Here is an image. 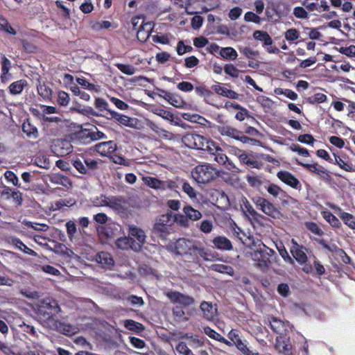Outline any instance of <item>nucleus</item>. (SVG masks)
<instances>
[{
    "label": "nucleus",
    "instance_id": "1",
    "mask_svg": "<svg viewBox=\"0 0 355 355\" xmlns=\"http://www.w3.org/2000/svg\"><path fill=\"white\" fill-rule=\"evenodd\" d=\"M175 252L177 254L191 258L193 261L201 257L205 261L209 260L210 251L200 241L180 238L175 243Z\"/></svg>",
    "mask_w": 355,
    "mask_h": 355
},
{
    "label": "nucleus",
    "instance_id": "2",
    "mask_svg": "<svg viewBox=\"0 0 355 355\" xmlns=\"http://www.w3.org/2000/svg\"><path fill=\"white\" fill-rule=\"evenodd\" d=\"M39 320L44 324L51 325L58 317H61L62 309L57 300L46 297L40 300L36 308Z\"/></svg>",
    "mask_w": 355,
    "mask_h": 355
},
{
    "label": "nucleus",
    "instance_id": "3",
    "mask_svg": "<svg viewBox=\"0 0 355 355\" xmlns=\"http://www.w3.org/2000/svg\"><path fill=\"white\" fill-rule=\"evenodd\" d=\"M173 225V213L168 211L155 219L152 230L153 234L162 240H166L167 236L174 231Z\"/></svg>",
    "mask_w": 355,
    "mask_h": 355
},
{
    "label": "nucleus",
    "instance_id": "4",
    "mask_svg": "<svg viewBox=\"0 0 355 355\" xmlns=\"http://www.w3.org/2000/svg\"><path fill=\"white\" fill-rule=\"evenodd\" d=\"M191 173L192 178L198 184H207L218 176V171L209 164L197 165Z\"/></svg>",
    "mask_w": 355,
    "mask_h": 355
},
{
    "label": "nucleus",
    "instance_id": "5",
    "mask_svg": "<svg viewBox=\"0 0 355 355\" xmlns=\"http://www.w3.org/2000/svg\"><path fill=\"white\" fill-rule=\"evenodd\" d=\"M291 244L292 245L290 248V252L293 258L300 265L303 266L302 270L305 273H312L313 271V268L311 264L307 263L308 257L306 254V252L308 251V249L305 246L299 244L293 239H291Z\"/></svg>",
    "mask_w": 355,
    "mask_h": 355
},
{
    "label": "nucleus",
    "instance_id": "6",
    "mask_svg": "<svg viewBox=\"0 0 355 355\" xmlns=\"http://www.w3.org/2000/svg\"><path fill=\"white\" fill-rule=\"evenodd\" d=\"M101 160H96L87 155H80L72 159L73 166L81 174L91 175L98 168V163Z\"/></svg>",
    "mask_w": 355,
    "mask_h": 355
},
{
    "label": "nucleus",
    "instance_id": "7",
    "mask_svg": "<svg viewBox=\"0 0 355 355\" xmlns=\"http://www.w3.org/2000/svg\"><path fill=\"white\" fill-rule=\"evenodd\" d=\"M218 132L223 136H227L236 140L241 141L243 144H248L252 146H258L261 141L245 136L243 132L230 126H222L218 128Z\"/></svg>",
    "mask_w": 355,
    "mask_h": 355
},
{
    "label": "nucleus",
    "instance_id": "8",
    "mask_svg": "<svg viewBox=\"0 0 355 355\" xmlns=\"http://www.w3.org/2000/svg\"><path fill=\"white\" fill-rule=\"evenodd\" d=\"M230 341L234 345L236 348L243 355H259V352L256 350H252L248 347L246 340L242 338L241 333L239 330L233 329L227 334Z\"/></svg>",
    "mask_w": 355,
    "mask_h": 355
},
{
    "label": "nucleus",
    "instance_id": "9",
    "mask_svg": "<svg viewBox=\"0 0 355 355\" xmlns=\"http://www.w3.org/2000/svg\"><path fill=\"white\" fill-rule=\"evenodd\" d=\"M253 202L256 207L267 216L272 218H279L282 216V213L279 208L275 207V205L268 199L257 196L253 198Z\"/></svg>",
    "mask_w": 355,
    "mask_h": 355
},
{
    "label": "nucleus",
    "instance_id": "10",
    "mask_svg": "<svg viewBox=\"0 0 355 355\" xmlns=\"http://www.w3.org/2000/svg\"><path fill=\"white\" fill-rule=\"evenodd\" d=\"M165 295L172 304H178L184 308L189 307L195 303L193 297L179 291H169Z\"/></svg>",
    "mask_w": 355,
    "mask_h": 355
},
{
    "label": "nucleus",
    "instance_id": "11",
    "mask_svg": "<svg viewBox=\"0 0 355 355\" xmlns=\"http://www.w3.org/2000/svg\"><path fill=\"white\" fill-rule=\"evenodd\" d=\"M253 37L258 41L262 42V46L268 53L278 54L279 50L277 47L272 46L273 40L268 32L257 30L253 33Z\"/></svg>",
    "mask_w": 355,
    "mask_h": 355
},
{
    "label": "nucleus",
    "instance_id": "12",
    "mask_svg": "<svg viewBox=\"0 0 355 355\" xmlns=\"http://www.w3.org/2000/svg\"><path fill=\"white\" fill-rule=\"evenodd\" d=\"M315 241L320 245L323 249L327 250L328 252L334 253L336 255L340 257L342 261L346 264L349 263L351 261L350 257L347 255L345 251L339 248L335 243L328 244L324 239H316Z\"/></svg>",
    "mask_w": 355,
    "mask_h": 355
},
{
    "label": "nucleus",
    "instance_id": "13",
    "mask_svg": "<svg viewBox=\"0 0 355 355\" xmlns=\"http://www.w3.org/2000/svg\"><path fill=\"white\" fill-rule=\"evenodd\" d=\"M275 348L284 355H293V345L291 339L286 335L277 336L275 340Z\"/></svg>",
    "mask_w": 355,
    "mask_h": 355
},
{
    "label": "nucleus",
    "instance_id": "14",
    "mask_svg": "<svg viewBox=\"0 0 355 355\" xmlns=\"http://www.w3.org/2000/svg\"><path fill=\"white\" fill-rule=\"evenodd\" d=\"M328 206L338 215L345 225L355 230V217L352 214L344 211L337 205L329 203Z\"/></svg>",
    "mask_w": 355,
    "mask_h": 355
},
{
    "label": "nucleus",
    "instance_id": "15",
    "mask_svg": "<svg viewBox=\"0 0 355 355\" xmlns=\"http://www.w3.org/2000/svg\"><path fill=\"white\" fill-rule=\"evenodd\" d=\"M95 150L102 156L110 157L117 149V145L114 141L100 142L95 145Z\"/></svg>",
    "mask_w": 355,
    "mask_h": 355
},
{
    "label": "nucleus",
    "instance_id": "16",
    "mask_svg": "<svg viewBox=\"0 0 355 355\" xmlns=\"http://www.w3.org/2000/svg\"><path fill=\"white\" fill-rule=\"evenodd\" d=\"M277 176L282 182L291 187L297 190L302 189L300 182L291 173L287 171H281L277 173Z\"/></svg>",
    "mask_w": 355,
    "mask_h": 355
},
{
    "label": "nucleus",
    "instance_id": "17",
    "mask_svg": "<svg viewBox=\"0 0 355 355\" xmlns=\"http://www.w3.org/2000/svg\"><path fill=\"white\" fill-rule=\"evenodd\" d=\"M241 209L245 216L257 223H260L264 218L263 216L259 214L246 198L243 201Z\"/></svg>",
    "mask_w": 355,
    "mask_h": 355
},
{
    "label": "nucleus",
    "instance_id": "18",
    "mask_svg": "<svg viewBox=\"0 0 355 355\" xmlns=\"http://www.w3.org/2000/svg\"><path fill=\"white\" fill-rule=\"evenodd\" d=\"M264 322L275 333L283 335L282 332L286 330L285 322L275 316L268 315Z\"/></svg>",
    "mask_w": 355,
    "mask_h": 355
},
{
    "label": "nucleus",
    "instance_id": "19",
    "mask_svg": "<svg viewBox=\"0 0 355 355\" xmlns=\"http://www.w3.org/2000/svg\"><path fill=\"white\" fill-rule=\"evenodd\" d=\"M128 234L130 238L135 239L137 241V246L135 247V250H140L142 245L146 242V234L143 230L137 227L135 225H131L129 227Z\"/></svg>",
    "mask_w": 355,
    "mask_h": 355
},
{
    "label": "nucleus",
    "instance_id": "20",
    "mask_svg": "<svg viewBox=\"0 0 355 355\" xmlns=\"http://www.w3.org/2000/svg\"><path fill=\"white\" fill-rule=\"evenodd\" d=\"M73 151V146L71 143L65 139L58 140L53 146V152L58 157H64Z\"/></svg>",
    "mask_w": 355,
    "mask_h": 355
},
{
    "label": "nucleus",
    "instance_id": "21",
    "mask_svg": "<svg viewBox=\"0 0 355 355\" xmlns=\"http://www.w3.org/2000/svg\"><path fill=\"white\" fill-rule=\"evenodd\" d=\"M51 325L58 331L68 336L74 335L78 330L76 327L69 323L62 322L58 319Z\"/></svg>",
    "mask_w": 355,
    "mask_h": 355
},
{
    "label": "nucleus",
    "instance_id": "22",
    "mask_svg": "<svg viewBox=\"0 0 355 355\" xmlns=\"http://www.w3.org/2000/svg\"><path fill=\"white\" fill-rule=\"evenodd\" d=\"M153 28L151 22H144L143 20L137 31V38L140 42H145L150 35Z\"/></svg>",
    "mask_w": 355,
    "mask_h": 355
},
{
    "label": "nucleus",
    "instance_id": "23",
    "mask_svg": "<svg viewBox=\"0 0 355 355\" xmlns=\"http://www.w3.org/2000/svg\"><path fill=\"white\" fill-rule=\"evenodd\" d=\"M71 138L74 141L80 144H89L93 141L92 130L89 129H82L76 131L72 135Z\"/></svg>",
    "mask_w": 355,
    "mask_h": 355
},
{
    "label": "nucleus",
    "instance_id": "24",
    "mask_svg": "<svg viewBox=\"0 0 355 355\" xmlns=\"http://www.w3.org/2000/svg\"><path fill=\"white\" fill-rule=\"evenodd\" d=\"M203 137L198 134L188 133L182 137V141L188 148L198 150L200 143L203 142Z\"/></svg>",
    "mask_w": 355,
    "mask_h": 355
},
{
    "label": "nucleus",
    "instance_id": "25",
    "mask_svg": "<svg viewBox=\"0 0 355 355\" xmlns=\"http://www.w3.org/2000/svg\"><path fill=\"white\" fill-rule=\"evenodd\" d=\"M214 246L221 251H231L233 245L229 239L225 236H216L211 240Z\"/></svg>",
    "mask_w": 355,
    "mask_h": 355
},
{
    "label": "nucleus",
    "instance_id": "26",
    "mask_svg": "<svg viewBox=\"0 0 355 355\" xmlns=\"http://www.w3.org/2000/svg\"><path fill=\"white\" fill-rule=\"evenodd\" d=\"M334 159L333 164L338 165L341 169L347 172H354L355 169L352 162H349V157L346 155L338 156L334 153Z\"/></svg>",
    "mask_w": 355,
    "mask_h": 355
},
{
    "label": "nucleus",
    "instance_id": "27",
    "mask_svg": "<svg viewBox=\"0 0 355 355\" xmlns=\"http://www.w3.org/2000/svg\"><path fill=\"white\" fill-rule=\"evenodd\" d=\"M96 261L99 263L103 268L111 269L114 265V261L112 254L107 252L101 251L96 256Z\"/></svg>",
    "mask_w": 355,
    "mask_h": 355
},
{
    "label": "nucleus",
    "instance_id": "28",
    "mask_svg": "<svg viewBox=\"0 0 355 355\" xmlns=\"http://www.w3.org/2000/svg\"><path fill=\"white\" fill-rule=\"evenodd\" d=\"M37 90L38 94L43 98V100L49 101L52 100L53 90L46 82H41L39 80L38 84L37 85Z\"/></svg>",
    "mask_w": 355,
    "mask_h": 355
},
{
    "label": "nucleus",
    "instance_id": "29",
    "mask_svg": "<svg viewBox=\"0 0 355 355\" xmlns=\"http://www.w3.org/2000/svg\"><path fill=\"white\" fill-rule=\"evenodd\" d=\"M8 243L12 245H14L16 248L22 251L25 254L28 255H31L33 257H37V254L33 250L28 248L19 238L15 236H10L8 239Z\"/></svg>",
    "mask_w": 355,
    "mask_h": 355
},
{
    "label": "nucleus",
    "instance_id": "30",
    "mask_svg": "<svg viewBox=\"0 0 355 355\" xmlns=\"http://www.w3.org/2000/svg\"><path fill=\"white\" fill-rule=\"evenodd\" d=\"M275 10L277 14L278 19L287 17L291 12V7L289 4L282 1L272 2Z\"/></svg>",
    "mask_w": 355,
    "mask_h": 355
},
{
    "label": "nucleus",
    "instance_id": "31",
    "mask_svg": "<svg viewBox=\"0 0 355 355\" xmlns=\"http://www.w3.org/2000/svg\"><path fill=\"white\" fill-rule=\"evenodd\" d=\"M304 7L311 12L318 11L320 13L329 11L331 9L330 6H329L326 0H320L319 4L316 2L305 1Z\"/></svg>",
    "mask_w": 355,
    "mask_h": 355
},
{
    "label": "nucleus",
    "instance_id": "32",
    "mask_svg": "<svg viewBox=\"0 0 355 355\" xmlns=\"http://www.w3.org/2000/svg\"><path fill=\"white\" fill-rule=\"evenodd\" d=\"M154 113L162 119L169 121L171 124L178 125L177 121H180V119L178 116L163 108H156Z\"/></svg>",
    "mask_w": 355,
    "mask_h": 355
},
{
    "label": "nucleus",
    "instance_id": "33",
    "mask_svg": "<svg viewBox=\"0 0 355 355\" xmlns=\"http://www.w3.org/2000/svg\"><path fill=\"white\" fill-rule=\"evenodd\" d=\"M211 89L218 95L231 98V99H238L239 94L230 89H227L225 87L220 86L219 85H213L211 86Z\"/></svg>",
    "mask_w": 355,
    "mask_h": 355
},
{
    "label": "nucleus",
    "instance_id": "34",
    "mask_svg": "<svg viewBox=\"0 0 355 355\" xmlns=\"http://www.w3.org/2000/svg\"><path fill=\"white\" fill-rule=\"evenodd\" d=\"M204 333L207 335L209 338L214 339L220 343H224L227 346H232V343L224 338L221 334L216 332L215 330L211 329L210 327L207 326L203 328Z\"/></svg>",
    "mask_w": 355,
    "mask_h": 355
},
{
    "label": "nucleus",
    "instance_id": "35",
    "mask_svg": "<svg viewBox=\"0 0 355 355\" xmlns=\"http://www.w3.org/2000/svg\"><path fill=\"white\" fill-rule=\"evenodd\" d=\"M22 130L29 138L36 139L38 137L37 128L31 123L29 119L24 121Z\"/></svg>",
    "mask_w": 355,
    "mask_h": 355
},
{
    "label": "nucleus",
    "instance_id": "36",
    "mask_svg": "<svg viewBox=\"0 0 355 355\" xmlns=\"http://www.w3.org/2000/svg\"><path fill=\"white\" fill-rule=\"evenodd\" d=\"M28 83L24 79H20L12 83L8 87V90L10 94L17 95L22 92L24 87L27 86Z\"/></svg>",
    "mask_w": 355,
    "mask_h": 355
},
{
    "label": "nucleus",
    "instance_id": "37",
    "mask_svg": "<svg viewBox=\"0 0 355 355\" xmlns=\"http://www.w3.org/2000/svg\"><path fill=\"white\" fill-rule=\"evenodd\" d=\"M200 309L202 311L205 319L208 320H214L216 311L211 302L203 301L200 304Z\"/></svg>",
    "mask_w": 355,
    "mask_h": 355
},
{
    "label": "nucleus",
    "instance_id": "38",
    "mask_svg": "<svg viewBox=\"0 0 355 355\" xmlns=\"http://www.w3.org/2000/svg\"><path fill=\"white\" fill-rule=\"evenodd\" d=\"M331 5L335 8H340L345 12H350L353 8L350 0H329Z\"/></svg>",
    "mask_w": 355,
    "mask_h": 355
},
{
    "label": "nucleus",
    "instance_id": "39",
    "mask_svg": "<svg viewBox=\"0 0 355 355\" xmlns=\"http://www.w3.org/2000/svg\"><path fill=\"white\" fill-rule=\"evenodd\" d=\"M321 215L333 228H340L342 227L339 219L330 211H321Z\"/></svg>",
    "mask_w": 355,
    "mask_h": 355
},
{
    "label": "nucleus",
    "instance_id": "40",
    "mask_svg": "<svg viewBox=\"0 0 355 355\" xmlns=\"http://www.w3.org/2000/svg\"><path fill=\"white\" fill-rule=\"evenodd\" d=\"M108 114L110 115V119H115L120 124L129 127L131 126L130 117L118 113L117 112H115L114 110H108Z\"/></svg>",
    "mask_w": 355,
    "mask_h": 355
},
{
    "label": "nucleus",
    "instance_id": "41",
    "mask_svg": "<svg viewBox=\"0 0 355 355\" xmlns=\"http://www.w3.org/2000/svg\"><path fill=\"white\" fill-rule=\"evenodd\" d=\"M50 181L51 182L54 184H61L66 188H69L72 185L71 181L69 179V178L60 174H56L51 176L50 178Z\"/></svg>",
    "mask_w": 355,
    "mask_h": 355
},
{
    "label": "nucleus",
    "instance_id": "42",
    "mask_svg": "<svg viewBox=\"0 0 355 355\" xmlns=\"http://www.w3.org/2000/svg\"><path fill=\"white\" fill-rule=\"evenodd\" d=\"M166 101L177 108H183L187 105L186 102L180 95L173 93H171Z\"/></svg>",
    "mask_w": 355,
    "mask_h": 355
},
{
    "label": "nucleus",
    "instance_id": "43",
    "mask_svg": "<svg viewBox=\"0 0 355 355\" xmlns=\"http://www.w3.org/2000/svg\"><path fill=\"white\" fill-rule=\"evenodd\" d=\"M183 212L187 216L189 220L193 221L198 220L202 217V214L200 211L194 209L191 205L184 206Z\"/></svg>",
    "mask_w": 355,
    "mask_h": 355
},
{
    "label": "nucleus",
    "instance_id": "44",
    "mask_svg": "<svg viewBox=\"0 0 355 355\" xmlns=\"http://www.w3.org/2000/svg\"><path fill=\"white\" fill-rule=\"evenodd\" d=\"M4 177L8 182L11 183L12 185L17 187V188H20L24 190L28 189L26 186L21 185V184L19 182L18 177L13 171H6L4 173Z\"/></svg>",
    "mask_w": 355,
    "mask_h": 355
},
{
    "label": "nucleus",
    "instance_id": "45",
    "mask_svg": "<svg viewBox=\"0 0 355 355\" xmlns=\"http://www.w3.org/2000/svg\"><path fill=\"white\" fill-rule=\"evenodd\" d=\"M239 161L246 164L250 167L259 168V163L257 160H256L252 156L249 155L245 153L241 154L239 156Z\"/></svg>",
    "mask_w": 355,
    "mask_h": 355
},
{
    "label": "nucleus",
    "instance_id": "46",
    "mask_svg": "<svg viewBox=\"0 0 355 355\" xmlns=\"http://www.w3.org/2000/svg\"><path fill=\"white\" fill-rule=\"evenodd\" d=\"M182 178L176 177L175 180H162V190L170 189L171 191H177L180 188Z\"/></svg>",
    "mask_w": 355,
    "mask_h": 355
},
{
    "label": "nucleus",
    "instance_id": "47",
    "mask_svg": "<svg viewBox=\"0 0 355 355\" xmlns=\"http://www.w3.org/2000/svg\"><path fill=\"white\" fill-rule=\"evenodd\" d=\"M143 181L146 185L152 189L162 190V180H160L154 177L146 176L143 178Z\"/></svg>",
    "mask_w": 355,
    "mask_h": 355
},
{
    "label": "nucleus",
    "instance_id": "48",
    "mask_svg": "<svg viewBox=\"0 0 355 355\" xmlns=\"http://www.w3.org/2000/svg\"><path fill=\"white\" fill-rule=\"evenodd\" d=\"M104 199L102 200L101 205L109 206L112 208L118 209L121 206L122 200L119 198L112 196L111 198H107L103 196Z\"/></svg>",
    "mask_w": 355,
    "mask_h": 355
},
{
    "label": "nucleus",
    "instance_id": "49",
    "mask_svg": "<svg viewBox=\"0 0 355 355\" xmlns=\"http://www.w3.org/2000/svg\"><path fill=\"white\" fill-rule=\"evenodd\" d=\"M219 54L224 59L229 60H234L238 56L236 50L230 46L221 48Z\"/></svg>",
    "mask_w": 355,
    "mask_h": 355
},
{
    "label": "nucleus",
    "instance_id": "50",
    "mask_svg": "<svg viewBox=\"0 0 355 355\" xmlns=\"http://www.w3.org/2000/svg\"><path fill=\"white\" fill-rule=\"evenodd\" d=\"M124 327L132 331L140 333L144 330V326L138 322L128 319L124 321Z\"/></svg>",
    "mask_w": 355,
    "mask_h": 355
},
{
    "label": "nucleus",
    "instance_id": "51",
    "mask_svg": "<svg viewBox=\"0 0 355 355\" xmlns=\"http://www.w3.org/2000/svg\"><path fill=\"white\" fill-rule=\"evenodd\" d=\"M1 79L3 83L6 81V75L8 73V71L10 68L11 62L10 60L7 58L5 55H2L1 57Z\"/></svg>",
    "mask_w": 355,
    "mask_h": 355
},
{
    "label": "nucleus",
    "instance_id": "52",
    "mask_svg": "<svg viewBox=\"0 0 355 355\" xmlns=\"http://www.w3.org/2000/svg\"><path fill=\"white\" fill-rule=\"evenodd\" d=\"M211 268L214 271H216V272H218L220 273L227 274L229 275H234L233 268L228 265H225V264H222V263H216V264L212 265Z\"/></svg>",
    "mask_w": 355,
    "mask_h": 355
},
{
    "label": "nucleus",
    "instance_id": "53",
    "mask_svg": "<svg viewBox=\"0 0 355 355\" xmlns=\"http://www.w3.org/2000/svg\"><path fill=\"white\" fill-rule=\"evenodd\" d=\"M274 8L275 6L272 2L266 8L265 14L268 21L276 22L279 21L277 14Z\"/></svg>",
    "mask_w": 355,
    "mask_h": 355
},
{
    "label": "nucleus",
    "instance_id": "54",
    "mask_svg": "<svg viewBox=\"0 0 355 355\" xmlns=\"http://www.w3.org/2000/svg\"><path fill=\"white\" fill-rule=\"evenodd\" d=\"M112 226H114V229L117 230V228L114 224H109L105 227H101L98 229V232L101 234H104L107 239H114L116 236V234L114 232V228H112Z\"/></svg>",
    "mask_w": 355,
    "mask_h": 355
},
{
    "label": "nucleus",
    "instance_id": "55",
    "mask_svg": "<svg viewBox=\"0 0 355 355\" xmlns=\"http://www.w3.org/2000/svg\"><path fill=\"white\" fill-rule=\"evenodd\" d=\"M134 242L135 241L132 238L121 237L116 239V245L120 249L127 250L129 247L133 248L131 244H133Z\"/></svg>",
    "mask_w": 355,
    "mask_h": 355
},
{
    "label": "nucleus",
    "instance_id": "56",
    "mask_svg": "<svg viewBox=\"0 0 355 355\" xmlns=\"http://www.w3.org/2000/svg\"><path fill=\"white\" fill-rule=\"evenodd\" d=\"M284 37L290 43H292L300 37V33L297 29L291 28L284 33Z\"/></svg>",
    "mask_w": 355,
    "mask_h": 355
},
{
    "label": "nucleus",
    "instance_id": "57",
    "mask_svg": "<svg viewBox=\"0 0 355 355\" xmlns=\"http://www.w3.org/2000/svg\"><path fill=\"white\" fill-rule=\"evenodd\" d=\"M182 191L188 195V196L193 199L196 198L197 193L195 189L191 186V184L184 179H182L181 184Z\"/></svg>",
    "mask_w": 355,
    "mask_h": 355
},
{
    "label": "nucleus",
    "instance_id": "58",
    "mask_svg": "<svg viewBox=\"0 0 355 355\" xmlns=\"http://www.w3.org/2000/svg\"><path fill=\"white\" fill-rule=\"evenodd\" d=\"M304 225L308 230L315 235L321 236L324 234L323 230L315 222H306Z\"/></svg>",
    "mask_w": 355,
    "mask_h": 355
},
{
    "label": "nucleus",
    "instance_id": "59",
    "mask_svg": "<svg viewBox=\"0 0 355 355\" xmlns=\"http://www.w3.org/2000/svg\"><path fill=\"white\" fill-rule=\"evenodd\" d=\"M173 220H174V223H178L180 226L182 227H189V221L187 216L184 214H173Z\"/></svg>",
    "mask_w": 355,
    "mask_h": 355
},
{
    "label": "nucleus",
    "instance_id": "60",
    "mask_svg": "<svg viewBox=\"0 0 355 355\" xmlns=\"http://www.w3.org/2000/svg\"><path fill=\"white\" fill-rule=\"evenodd\" d=\"M76 82L84 89H88L89 91H98L96 85L89 83L88 80L85 77L77 78Z\"/></svg>",
    "mask_w": 355,
    "mask_h": 355
},
{
    "label": "nucleus",
    "instance_id": "61",
    "mask_svg": "<svg viewBox=\"0 0 355 355\" xmlns=\"http://www.w3.org/2000/svg\"><path fill=\"white\" fill-rule=\"evenodd\" d=\"M327 96L322 93H316L307 98L310 104L322 103L327 101Z\"/></svg>",
    "mask_w": 355,
    "mask_h": 355
},
{
    "label": "nucleus",
    "instance_id": "62",
    "mask_svg": "<svg viewBox=\"0 0 355 355\" xmlns=\"http://www.w3.org/2000/svg\"><path fill=\"white\" fill-rule=\"evenodd\" d=\"M70 101V97L68 93L64 91L58 92L57 102L60 106H67Z\"/></svg>",
    "mask_w": 355,
    "mask_h": 355
},
{
    "label": "nucleus",
    "instance_id": "63",
    "mask_svg": "<svg viewBox=\"0 0 355 355\" xmlns=\"http://www.w3.org/2000/svg\"><path fill=\"white\" fill-rule=\"evenodd\" d=\"M183 306H176L173 308V315L179 320L187 321L188 318L185 316V312Z\"/></svg>",
    "mask_w": 355,
    "mask_h": 355
},
{
    "label": "nucleus",
    "instance_id": "64",
    "mask_svg": "<svg viewBox=\"0 0 355 355\" xmlns=\"http://www.w3.org/2000/svg\"><path fill=\"white\" fill-rule=\"evenodd\" d=\"M116 67L121 72L125 75L131 76L135 72V68L130 64L118 63L116 64Z\"/></svg>",
    "mask_w": 355,
    "mask_h": 355
}]
</instances>
